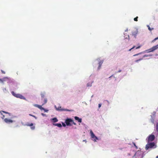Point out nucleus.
I'll return each mask as SVG.
<instances>
[{"instance_id": "nucleus-1", "label": "nucleus", "mask_w": 158, "mask_h": 158, "mask_svg": "<svg viewBox=\"0 0 158 158\" xmlns=\"http://www.w3.org/2000/svg\"><path fill=\"white\" fill-rule=\"evenodd\" d=\"M134 56H137V57L136 58L137 60H135V62H138L139 61L142 60L145 57L148 56L145 55H141L140 53L134 55Z\"/></svg>"}, {"instance_id": "nucleus-2", "label": "nucleus", "mask_w": 158, "mask_h": 158, "mask_svg": "<svg viewBox=\"0 0 158 158\" xmlns=\"http://www.w3.org/2000/svg\"><path fill=\"white\" fill-rule=\"evenodd\" d=\"M156 147V146L155 145V143L152 142L146 145L145 149L147 150L149 148H155Z\"/></svg>"}, {"instance_id": "nucleus-3", "label": "nucleus", "mask_w": 158, "mask_h": 158, "mask_svg": "<svg viewBox=\"0 0 158 158\" xmlns=\"http://www.w3.org/2000/svg\"><path fill=\"white\" fill-rule=\"evenodd\" d=\"M11 93L14 96L17 98H19L21 99H26L21 94H15L14 91H12Z\"/></svg>"}, {"instance_id": "nucleus-4", "label": "nucleus", "mask_w": 158, "mask_h": 158, "mask_svg": "<svg viewBox=\"0 0 158 158\" xmlns=\"http://www.w3.org/2000/svg\"><path fill=\"white\" fill-rule=\"evenodd\" d=\"M72 122H73V120L70 118H67L65 120V123L67 126H71L72 124H71Z\"/></svg>"}, {"instance_id": "nucleus-5", "label": "nucleus", "mask_w": 158, "mask_h": 158, "mask_svg": "<svg viewBox=\"0 0 158 158\" xmlns=\"http://www.w3.org/2000/svg\"><path fill=\"white\" fill-rule=\"evenodd\" d=\"M90 135H91V137L93 139H94V138L95 139L94 140V141H96V139H98V137H96V136H95V135L94 134V133L92 131V130H90Z\"/></svg>"}, {"instance_id": "nucleus-6", "label": "nucleus", "mask_w": 158, "mask_h": 158, "mask_svg": "<svg viewBox=\"0 0 158 158\" xmlns=\"http://www.w3.org/2000/svg\"><path fill=\"white\" fill-rule=\"evenodd\" d=\"M157 48H158V44L157 45L155 46H153L152 48L148 49V52H152L154 51L157 49Z\"/></svg>"}, {"instance_id": "nucleus-7", "label": "nucleus", "mask_w": 158, "mask_h": 158, "mask_svg": "<svg viewBox=\"0 0 158 158\" xmlns=\"http://www.w3.org/2000/svg\"><path fill=\"white\" fill-rule=\"evenodd\" d=\"M26 125L31 127V128L32 130H34L35 129V126H33V123H27L26 124Z\"/></svg>"}, {"instance_id": "nucleus-8", "label": "nucleus", "mask_w": 158, "mask_h": 158, "mask_svg": "<svg viewBox=\"0 0 158 158\" xmlns=\"http://www.w3.org/2000/svg\"><path fill=\"white\" fill-rule=\"evenodd\" d=\"M138 30L137 29H135L132 32V35L134 36L135 38H136V35L138 33Z\"/></svg>"}, {"instance_id": "nucleus-9", "label": "nucleus", "mask_w": 158, "mask_h": 158, "mask_svg": "<svg viewBox=\"0 0 158 158\" xmlns=\"http://www.w3.org/2000/svg\"><path fill=\"white\" fill-rule=\"evenodd\" d=\"M155 138V137L154 135H150L149 136L148 138V140L149 141H152Z\"/></svg>"}, {"instance_id": "nucleus-10", "label": "nucleus", "mask_w": 158, "mask_h": 158, "mask_svg": "<svg viewBox=\"0 0 158 158\" xmlns=\"http://www.w3.org/2000/svg\"><path fill=\"white\" fill-rule=\"evenodd\" d=\"M42 101V105L43 106L44 104H46L47 102V99L46 98H44L41 99Z\"/></svg>"}, {"instance_id": "nucleus-11", "label": "nucleus", "mask_w": 158, "mask_h": 158, "mask_svg": "<svg viewBox=\"0 0 158 158\" xmlns=\"http://www.w3.org/2000/svg\"><path fill=\"white\" fill-rule=\"evenodd\" d=\"M5 122L6 123H12L13 122L12 120L10 119H8V118H6L4 119Z\"/></svg>"}, {"instance_id": "nucleus-12", "label": "nucleus", "mask_w": 158, "mask_h": 158, "mask_svg": "<svg viewBox=\"0 0 158 158\" xmlns=\"http://www.w3.org/2000/svg\"><path fill=\"white\" fill-rule=\"evenodd\" d=\"M74 118L76 120H77L79 123H81L82 122V119L81 118H79L77 116H75Z\"/></svg>"}, {"instance_id": "nucleus-13", "label": "nucleus", "mask_w": 158, "mask_h": 158, "mask_svg": "<svg viewBox=\"0 0 158 158\" xmlns=\"http://www.w3.org/2000/svg\"><path fill=\"white\" fill-rule=\"evenodd\" d=\"M42 106H41V105H38L37 104H35L34 105V106L36 107H37L38 108H39L40 109L42 110H44V109L42 107Z\"/></svg>"}, {"instance_id": "nucleus-14", "label": "nucleus", "mask_w": 158, "mask_h": 158, "mask_svg": "<svg viewBox=\"0 0 158 158\" xmlns=\"http://www.w3.org/2000/svg\"><path fill=\"white\" fill-rule=\"evenodd\" d=\"M103 62V61H100L99 62V66H98V70L99 69L101 68V65H102Z\"/></svg>"}, {"instance_id": "nucleus-15", "label": "nucleus", "mask_w": 158, "mask_h": 158, "mask_svg": "<svg viewBox=\"0 0 158 158\" xmlns=\"http://www.w3.org/2000/svg\"><path fill=\"white\" fill-rule=\"evenodd\" d=\"M9 79L8 77H4L2 80L1 79H0V81L2 82H3L4 81H7L9 80Z\"/></svg>"}, {"instance_id": "nucleus-16", "label": "nucleus", "mask_w": 158, "mask_h": 158, "mask_svg": "<svg viewBox=\"0 0 158 158\" xmlns=\"http://www.w3.org/2000/svg\"><path fill=\"white\" fill-rule=\"evenodd\" d=\"M54 125L59 127H62V125L60 123H56L54 124Z\"/></svg>"}, {"instance_id": "nucleus-17", "label": "nucleus", "mask_w": 158, "mask_h": 158, "mask_svg": "<svg viewBox=\"0 0 158 158\" xmlns=\"http://www.w3.org/2000/svg\"><path fill=\"white\" fill-rule=\"evenodd\" d=\"M2 112H3V113H6V114H9V116L10 115V113H8V112H6V111H2V110L1 111H0V113H1L2 114Z\"/></svg>"}, {"instance_id": "nucleus-18", "label": "nucleus", "mask_w": 158, "mask_h": 158, "mask_svg": "<svg viewBox=\"0 0 158 158\" xmlns=\"http://www.w3.org/2000/svg\"><path fill=\"white\" fill-rule=\"evenodd\" d=\"M52 120L54 122H57L58 121L57 119L56 118H54L52 119Z\"/></svg>"}, {"instance_id": "nucleus-19", "label": "nucleus", "mask_w": 158, "mask_h": 158, "mask_svg": "<svg viewBox=\"0 0 158 158\" xmlns=\"http://www.w3.org/2000/svg\"><path fill=\"white\" fill-rule=\"evenodd\" d=\"M42 98H44V94L43 93H42L41 94Z\"/></svg>"}, {"instance_id": "nucleus-20", "label": "nucleus", "mask_w": 158, "mask_h": 158, "mask_svg": "<svg viewBox=\"0 0 158 158\" xmlns=\"http://www.w3.org/2000/svg\"><path fill=\"white\" fill-rule=\"evenodd\" d=\"M156 131L158 132V123H157L156 124Z\"/></svg>"}, {"instance_id": "nucleus-21", "label": "nucleus", "mask_w": 158, "mask_h": 158, "mask_svg": "<svg viewBox=\"0 0 158 158\" xmlns=\"http://www.w3.org/2000/svg\"><path fill=\"white\" fill-rule=\"evenodd\" d=\"M147 27H148V29L149 30H150V31H151L152 30H153V28H151L150 26L148 25L147 26Z\"/></svg>"}, {"instance_id": "nucleus-22", "label": "nucleus", "mask_w": 158, "mask_h": 158, "mask_svg": "<svg viewBox=\"0 0 158 158\" xmlns=\"http://www.w3.org/2000/svg\"><path fill=\"white\" fill-rule=\"evenodd\" d=\"M138 16H137L135 18H134V20L135 21H138Z\"/></svg>"}, {"instance_id": "nucleus-23", "label": "nucleus", "mask_w": 158, "mask_h": 158, "mask_svg": "<svg viewBox=\"0 0 158 158\" xmlns=\"http://www.w3.org/2000/svg\"><path fill=\"white\" fill-rule=\"evenodd\" d=\"M87 86H92L91 83H88L87 85Z\"/></svg>"}, {"instance_id": "nucleus-24", "label": "nucleus", "mask_w": 158, "mask_h": 158, "mask_svg": "<svg viewBox=\"0 0 158 158\" xmlns=\"http://www.w3.org/2000/svg\"><path fill=\"white\" fill-rule=\"evenodd\" d=\"M157 39H158V37H156V38H155L153 40H152V42H154L155 40H157Z\"/></svg>"}, {"instance_id": "nucleus-25", "label": "nucleus", "mask_w": 158, "mask_h": 158, "mask_svg": "<svg viewBox=\"0 0 158 158\" xmlns=\"http://www.w3.org/2000/svg\"><path fill=\"white\" fill-rule=\"evenodd\" d=\"M61 110H64V111H70V110H65L64 109H62Z\"/></svg>"}, {"instance_id": "nucleus-26", "label": "nucleus", "mask_w": 158, "mask_h": 158, "mask_svg": "<svg viewBox=\"0 0 158 158\" xmlns=\"http://www.w3.org/2000/svg\"><path fill=\"white\" fill-rule=\"evenodd\" d=\"M62 124L63 127H65L66 126V125L64 123H62Z\"/></svg>"}, {"instance_id": "nucleus-27", "label": "nucleus", "mask_w": 158, "mask_h": 158, "mask_svg": "<svg viewBox=\"0 0 158 158\" xmlns=\"http://www.w3.org/2000/svg\"><path fill=\"white\" fill-rule=\"evenodd\" d=\"M135 48V46H134L132 48L129 50V51H131L132 49Z\"/></svg>"}, {"instance_id": "nucleus-28", "label": "nucleus", "mask_w": 158, "mask_h": 158, "mask_svg": "<svg viewBox=\"0 0 158 158\" xmlns=\"http://www.w3.org/2000/svg\"><path fill=\"white\" fill-rule=\"evenodd\" d=\"M133 144L134 145V146L135 147V148H136V149H137V146H136L135 144V143H133Z\"/></svg>"}, {"instance_id": "nucleus-29", "label": "nucleus", "mask_w": 158, "mask_h": 158, "mask_svg": "<svg viewBox=\"0 0 158 158\" xmlns=\"http://www.w3.org/2000/svg\"><path fill=\"white\" fill-rule=\"evenodd\" d=\"M72 123L74 125H76V123H74L73 121V122H72Z\"/></svg>"}, {"instance_id": "nucleus-30", "label": "nucleus", "mask_w": 158, "mask_h": 158, "mask_svg": "<svg viewBox=\"0 0 158 158\" xmlns=\"http://www.w3.org/2000/svg\"><path fill=\"white\" fill-rule=\"evenodd\" d=\"M140 47H141V46H138V47H136V49H137L139 48H140Z\"/></svg>"}, {"instance_id": "nucleus-31", "label": "nucleus", "mask_w": 158, "mask_h": 158, "mask_svg": "<svg viewBox=\"0 0 158 158\" xmlns=\"http://www.w3.org/2000/svg\"><path fill=\"white\" fill-rule=\"evenodd\" d=\"M32 117H34L35 119L37 118L35 115H33V116H32Z\"/></svg>"}, {"instance_id": "nucleus-32", "label": "nucleus", "mask_w": 158, "mask_h": 158, "mask_svg": "<svg viewBox=\"0 0 158 158\" xmlns=\"http://www.w3.org/2000/svg\"><path fill=\"white\" fill-rule=\"evenodd\" d=\"M101 106V104H98V107L99 108H100Z\"/></svg>"}, {"instance_id": "nucleus-33", "label": "nucleus", "mask_w": 158, "mask_h": 158, "mask_svg": "<svg viewBox=\"0 0 158 158\" xmlns=\"http://www.w3.org/2000/svg\"><path fill=\"white\" fill-rule=\"evenodd\" d=\"M2 73H4V74H5V72L2 70Z\"/></svg>"}, {"instance_id": "nucleus-34", "label": "nucleus", "mask_w": 158, "mask_h": 158, "mask_svg": "<svg viewBox=\"0 0 158 158\" xmlns=\"http://www.w3.org/2000/svg\"><path fill=\"white\" fill-rule=\"evenodd\" d=\"M5 117V116L3 115H2V119H3Z\"/></svg>"}, {"instance_id": "nucleus-35", "label": "nucleus", "mask_w": 158, "mask_h": 158, "mask_svg": "<svg viewBox=\"0 0 158 158\" xmlns=\"http://www.w3.org/2000/svg\"><path fill=\"white\" fill-rule=\"evenodd\" d=\"M29 115L30 116H33V115L31 114H29Z\"/></svg>"}, {"instance_id": "nucleus-36", "label": "nucleus", "mask_w": 158, "mask_h": 158, "mask_svg": "<svg viewBox=\"0 0 158 158\" xmlns=\"http://www.w3.org/2000/svg\"><path fill=\"white\" fill-rule=\"evenodd\" d=\"M121 71V70H119L118 71V72H120Z\"/></svg>"}, {"instance_id": "nucleus-37", "label": "nucleus", "mask_w": 158, "mask_h": 158, "mask_svg": "<svg viewBox=\"0 0 158 158\" xmlns=\"http://www.w3.org/2000/svg\"><path fill=\"white\" fill-rule=\"evenodd\" d=\"M42 115H44V114H43V113H42Z\"/></svg>"}, {"instance_id": "nucleus-38", "label": "nucleus", "mask_w": 158, "mask_h": 158, "mask_svg": "<svg viewBox=\"0 0 158 158\" xmlns=\"http://www.w3.org/2000/svg\"><path fill=\"white\" fill-rule=\"evenodd\" d=\"M156 158H158V156H156Z\"/></svg>"}, {"instance_id": "nucleus-39", "label": "nucleus", "mask_w": 158, "mask_h": 158, "mask_svg": "<svg viewBox=\"0 0 158 158\" xmlns=\"http://www.w3.org/2000/svg\"><path fill=\"white\" fill-rule=\"evenodd\" d=\"M112 76H110V77H109V78L111 77Z\"/></svg>"}, {"instance_id": "nucleus-40", "label": "nucleus", "mask_w": 158, "mask_h": 158, "mask_svg": "<svg viewBox=\"0 0 158 158\" xmlns=\"http://www.w3.org/2000/svg\"><path fill=\"white\" fill-rule=\"evenodd\" d=\"M83 141H86V140H84Z\"/></svg>"}]
</instances>
